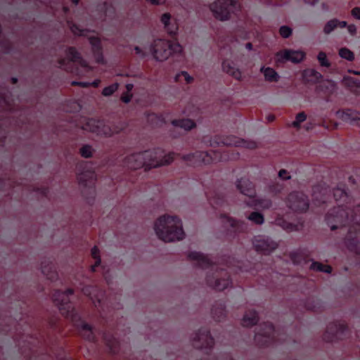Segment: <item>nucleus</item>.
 I'll use <instances>...</instances> for the list:
<instances>
[{"label":"nucleus","mask_w":360,"mask_h":360,"mask_svg":"<svg viewBox=\"0 0 360 360\" xmlns=\"http://www.w3.org/2000/svg\"><path fill=\"white\" fill-rule=\"evenodd\" d=\"M238 147H243L248 149H255L258 147V144L256 141L252 140H244L240 139Z\"/></svg>","instance_id":"nucleus-33"},{"label":"nucleus","mask_w":360,"mask_h":360,"mask_svg":"<svg viewBox=\"0 0 360 360\" xmlns=\"http://www.w3.org/2000/svg\"><path fill=\"white\" fill-rule=\"evenodd\" d=\"M349 72L353 73L354 75H360V72L355 70H349Z\"/></svg>","instance_id":"nucleus-55"},{"label":"nucleus","mask_w":360,"mask_h":360,"mask_svg":"<svg viewBox=\"0 0 360 360\" xmlns=\"http://www.w3.org/2000/svg\"><path fill=\"white\" fill-rule=\"evenodd\" d=\"M78 181L79 184L84 187L91 186L96 181V174L90 170L82 172L78 175Z\"/></svg>","instance_id":"nucleus-15"},{"label":"nucleus","mask_w":360,"mask_h":360,"mask_svg":"<svg viewBox=\"0 0 360 360\" xmlns=\"http://www.w3.org/2000/svg\"><path fill=\"white\" fill-rule=\"evenodd\" d=\"M133 87H134V85L132 84H127L126 85V89L127 90L128 94H130V91L132 90Z\"/></svg>","instance_id":"nucleus-53"},{"label":"nucleus","mask_w":360,"mask_h":360,"mask_svg":"<svg viewBox=\"0 0 360 360\" xmlns=\"http://www.w3.org/2000/svg\"><path fill=\"white\" fill-rule=\"evenodd\" d=\"M307 119V115L304 112H299L295 117V120L292 122L291 125L297 129H300V124Z\"/></svg>","instance_id":"nucleus-31"},{"label":"nucleus","mask_w":360,"mask_h":360,"mask_svg":"<svg viewBox=\"0 0 360 360\" xmlns=\"http://www.w3.org/2000/svg\"><path fill=\"white\" fill-rule=\"evenodd\" d=\"M229 285V281L228 279H222L216 281L214 288L217 290H223L226 288Z\"/></svg>","instance_id":"nucleus-37"},{"label":"nucleus","mask_w":360,"mask_h":360,"mask_svg":"<svg viewBox=\"0 0 360 360\" xmlns=\"http://www.w3.org/2000/svg\"><path fill=\"white\" fill-rule=\"evenodd\" d=\"M346 116L351 117V119L352 120H360V113H359V112H351L350 114H347Z\"/></svg>","instance_id":"nucleus-48"},{"label":"nucleus","mask_w":360,"mask_h":360,"mask_svg":"<svg viewBox=\"0 0 360 360\" xmlns=\"http://www.w3.org/2000/svg\"><path fill=\"white\" fill-rule=\"evenodd\" d=\"M13 83L15 84L17 82V79L15 78H13Z\"/></svg>","instance_id":"nucleus-62"},{"label":"nucleus","mask_w":360,"mask_h":360,"mask_svg":"<svg viewBox=\"0 0 360 360\" xmlns=\"http://www.w3.org/2000/svg\"><path fill=\"white\" fill-rule=\"evenodd\" d=\"M333 195L336 200H339L342 198L343 196H345L346 193L344 191V190L338 188L334 189Z\"/></svg>","instance_id":"nucleus-40"},{"label":"nucleus","mask_w":360,"mask_h":360,"mask_svg":"<svg viewBox=\"0 0 360 360\" xmlns=\"http://www.w3.org/2000/svg\"><path fill=\"white\" fill-rule=\"evenodd\" d=\"M347 30L352 35H355L356 33V27L354 25H349L347 26Z\"/></svg>","instance_id":"nucleus-49"},{"label":"nucleus","mask_w":360,"mask_h":360,"mask_svg":"<svg viewBox=\"0 0 360 360\" xmlns=\"http://www.w3.org/2000/svg\"><path fill=\"white\" fill-rule=\"evenodd\" d=\"M154 229L158 238L167 243L181 240L185 236L182 222L176 216L160 217L155 222Z\"/></svg>","instance_id":"nucleus-1"},{"label":"nucleus","mask_w":360,"mask_h":360,"mask_svg":"<svg viewBox=\"0 0 360 360\" xmlns=\"http://www.w3.org/2000/svg\"><path fill=\"white\" fill-rule=\"evenodd\" d=\"M181 75L184 77V79L187 83H191L193 79V77H191L186 72H183Z\"/></svg>","instance_id":"nucleus-51"},{"label":"nucleus","mask_w":360,"mask_h":360,"mask_svg":"<svg viewBox=\"0 0 360 360\" xmlns=\"http://www.w3.org/2000/svg\"><path fill=\"white\" fill-rule=\"evenodd\" d=\"M240 139V138H238L233 135H230V136H227L224 138V140L222 141V143L226 146L238 147L240 145L239 144Z\"/></svg>","instance_id":"nucleus-24"},{"label":"nucleus","mask_w":360,"mask_h":360,"mask_svg":"<svg viewBox=\"0 0 360 360\" xmlns=\"http://www.w3.org/2000/svg\"><path fill=\"white\" fill-rule=\"evenodd\" d=\"M249 220L252 221L253 223L261 225L264 223V216L257 212H252L248 217Z\"/></svg>","instance_id":"nucleus-26"},{"label":"nucleus","mask_w":360,"mask_h":360,"mask_svg":"<svg viewBox=\"0 0 360 360\" xmlns=\"http://www.w3.org/2000/svg\"><path fill=\"white\" fill-rule=\"evenodd\" d=\"M145 167L155 168L171 164L174 160V153L165 154L162 150L145 151Z\"/></svg>","instance_id":"nucleus-4"},{"label":"nucleus","mask_w":360,"mask_h":360,"mask_svg":"<svg viewBox=\"0 0 360 360\" xmlns=\"http://www.w3.org/2000/svg\"><path fill=\"white\" fill-rule=\"evenodd\" d=\"M80 335L86 340L94 342L96 340L93 328L85 322H82L78 326Z\"/></svg>","instance_id":"nucleus-17"},{"label":"nucleus","mask_w":360,"mask_h":360,"mask_svg":"<svg viewBox=\"0 0 360 360\" xmlns=\"http://www.w3.org/2000/svg\"><path fill=\"white\" fill-rule=\"evenodd\" d=\"M338 27L337 19L333 18L328 20L323 27V33L326 35L330 34L335 28Z\"/></svg>","instance_id":"nucleus-23"},{"label":"nucleus","mask_w":360,"mask_h":360,"mask_svg":"<svg viewBox=\"0 0 360 360\" xmlns=\"http://www.w3.org/2000/svg\"><path fill=\"white\" fill-rule=\"evenodd\" d=\"M213 344V339L207 331L200 332L193 339V345L198 349L212 347Z\"/></svg>","instance_id":"nucleus-11"},{"label":"nucleus","mask_w":360,"mask_h":360,"mask_svg":"<svg viewBox=\"0 0 360 360\" xmlns=\"http://www.w3.org/2000/svg\"><path fill=\"white\" fill-rule=\"evenodd\" d=\"M72 84H73V85H76V84L79 85V83H78V82H72Z\"/></svg>","instance_id":"nucleus-64"},{"label":"nucleus","mask_w":360,"mask_h":360,"mask_svg":"<svg viewBox=\"0 0 360 360\" xmlns=\"http://www.w3.org/2000/svg\"><path fill=\"white\" fill-rule=\"evenodd\" d=\"M339 55L341 58L352 61L354 59V53L347 48H342L339 50Z\"/></svg>","instance_id":"nucleus-29"},{"label":"nucleus","mask_w":360,"mask_h":360,"mask_svg":"<svg viewBox=\"0 0 360 360\" xmlns=\"http://www.w3.org/2000/svg\"><path fill=\"white\" fill-rule=\"evenodd\" d=\"M144 152L131 154L124 158L125 165L131 169H136L145 167Z\"/></svg>","instance_id":"nucleus-10"},{"label":"nucleus","mask_w":360,"mask_h":360,"mask_svg":"<svg viewBox=\"0 0 360 360\" xmlns=\"http://www.w3.org/2000/svg\"><path fill=\"white\" fill-rule=\"evenodd\" d=\"M79 85L84 87H86L89 86V84L86 83H79Z\"/></svg>","instance_id":"nucleus-59"},{"label":"nucleus","mask_w":360,"mask_h":360,"mask_svg":"<svg viewBox=\"0 0 360 360\" xmlns=\"http://www.w3.org/2000/svg\"><path fill=\"white\" fill-rule=\"evenodd\" d=\"M323 7L324 8H326V9H327V8H328V6H327L326 4H323Z\"/></svg>","instance_id":"nucleus-63"},{"label":"nucleus","mask_w":360,"mask_h":360,"mask_svg":"<svg viewBox=\"0 0 360 360\" xmlns=\"http://www.w3.org/2000/svg\"><path fill=\"white\" fill-rule=\"evenodd\" d=\"M94 148H92L91 146L90 145H85V146H83L80 149H79V153L80 155L84 158H91L93 156V154H94Z\"/></svg>","instance_id":"nucleus-27"},{"label":"nucleus","mask_w":360,"mask_h":360,"mask_svg":"<svg viewBox=\"0 0 360 360\" xmlns=\"http://www.w3.org/2000/svg\"><path fill=\"white\" fill-rule=\"evenodd\" d=\"M43 273L46 274L50 279H53L56 276V271H51V268H49V269H46V268L43 269Z\"/></svg>","instance_id":"nucleus-41"},{"label":"nucleus","mask_w":360,"mask_h":360,"mask_svg":"<svg viewBox=\"0 0 360 360\" xmlns=\"http://www.w3.org/2000/svg\"><path fill=\"white\" fill-rule=\"evenodd\" d=\"M81 127L98 136L110 138L123 131L126 129V124L123 122L109 123L91 118L87 119Z\"/></svg>","instance_id":"nucleus-2"},{"label":"nucleus","mask_w":360,"mask_h":360,"mask_svg":"<svg viewBox=\"0 0 360 360\" xmlns=\"http://www.w3.org/2000/svg\"><path fill=\"white\" fill-rule=\"evenodd\" d=\"M172 123L178 126L181 128H183L186 130H191L196 127L195 123L194 121L190 119H185V120H175L173 121Z\"/></svg>","instance_id":"nucleus-21"},{"label":"nucleus","mask_w":360,"mask_h":360,"mask_svg":"<svg viewBox=\"0 0 360 360\" xmlns=\"http://www.w3.org/2000/svg\"><path fill=\"white\" fill-rule=\"evenodd\" d=\"M271 202L269 200H257L255 202V205H259L263 208H269L271 206Z\"/></svg>","instance_id":"nucleus-39"},{"label":"nucleus","mask_w":360,"mask_h":360,"mask_svg":"<svg viewBox=\"0 0 360 360\" xmlns=\"http://www.w3.org/2000/svg\"><path fill=\"white\" fill-rule=\"evenodd\" d=\"M132 98V94H128L127 92L126 94H123L122 96H121V100L124 102V103H129L131 99Z\"/></svg>","instance_id":"nucleus-45"},{"label":"nucleus","mask_w":360,"mask_h":360,"mask_svg":"<svg viewBox=\"0 0 360 360\" xmlns=\"http://www.w3.org/2000/svg\"><path fill=\"white\" fill-rule=\"evenodd\" d=\"M346 329V326L344 323H334L331 324L328 328V332L330 333H335L336 335L338 333L343 332Z\"/></svg>","instance_id":"nucleus-30"},{"label":"nucleus","mask_w":360,"mask_h":360,"mask_svg":"<svg viewBox=\"0 0 360 360\" xmlns=\"http://www.w3.org/2000/svg\"><path fill=\"white\" fill-rule=\"evenodd\" d=\"M323 84H326L327 87L330 86L333 89H335L336 88L335 82L332 80H326Z\"/></svg>","instance_id":"nucleus-50"},{"label":"nucleus","mask_w":360,"mask_h":360,"mask_svg":"<svg viewBox=\"0 0 360 360\" xmlns=\"http://www.w3.org/2000/svg\"><path fill=\"white\" fill-rule=\"evenodd\" d=\"M312 127H313V126H312V124H311L310 126L306 127V129L309 130V129H311Z\"/></svg>","instance_id":"nucleus-61"},{"label":"nucleus","mask_w":360,"mask_h":360,"mask_svg":"<svg viewBox=\"0 0 360 360\" xmlns=\"http://www.w3.org/2000/svg\"><path fill=\"white\" fill-rule=\"evenodd\" d=\"M99 83H100V80H96V81L92 83V84H93L94 86H98V85L99 84Z\"/></svg>","instance_id":"nucleus-57"},{"label":"nucleus","mask_w":360,"mask_h":360,"mask_svg":"<svg viewBox=\"0 0 360 360\" xmlns=\"http://www.w3.org/2000/svg\"><path fill=\"white\" fill-rule=\"evenodd\" d=\"M160 20L164 25L165 30L169 34H175L178 30V25L175 20L172 19L169 13H165L161 15Z\"/></svg>","instance_id":"nucleus-13"},{"label":"nucleus","mask_w":360,"mask_h":360,"mask_svg":"<svg viewBox=\"0 0 360 360\" xmlns=\"http://www.w3.org/2000/svg\"><path fill=\"white\" fill-rule=\"evenodd\" d=\"M89 42L91 43V45H93L94 46H99L100 40L98 38L92 37H89Z\"/></svg>","instance_id":"nucleus-47"},{"label":"nucleus","mask_w":360,"mask_h":360,"mask_svg":"<svg viewBox=\"0 0 360 360\" xmlns=\"http://www.w3.org/2000/svg\"><path fill=\"white\" fill-rule=\"evenodd\" d=\"M246 48H247L248 49L251 50V49H252V44H251V43H247V44H246Z\"/></svg>","instance_id":"nucleus-56"},{"label":"nucleus","mask_w":360,"mask_h":360,"mask_svg":"<svg viewBox=\"0 0 360 360\" xmlns=\"http://www.w3.org/2000/svg\"><path fill=\"white\" fill-rule=\"evenodd\" d=\"M223 70L227 74L232 76L233 78L240 80L242 78V73L238 68L233 66V63L229 60H224L222 63Z\"/></svg>","instance_id":"nucleus-18"},{"label":"nucleus","mask_w":360,"mask_h":360,"mask_svg":"<svg viewBox=\"0 0 360 360\" xmlns=\"http://www.w3.org/2000/svg\"><path fill=\"white\" fill-rule=\"evenodd\" d=\"M266 119L269 122H273L275 120V116L274 115H269Z\"/></svg>","instance_id":"nucleus-54"},{"label":"nucleus","mask_w":360,"mask_h":360,"mask_svg":"<svg viewBox=\"0 0 360 360\" xmlns=\"http://www.w3.org/2000/svg\"><path fill=\"white\" fill-rule=\"evenodd\" d=\"M311 268L319 271H323L326 273H330L332 271V268L330 266L323 265L319 262L313 263L311 266Z\"/></svg>","instance_id":"nucleus-32"},{"label":"nucleus","mask_w":360,"mask_h":360,"mask_svg":"<svg viewBox=\"0 0 360 360\" xmlns=\"http://www.w3.org/2000/svg\"><path fill=\"white\" fill-rule=\"evenodd\" d=\"M72 293L73 290L69 289L64 292H58L54 295V300L57 302L60 313L66 317L70 316L73 311V307L68 299V296Z\"/></svg>","instance_id":"nucleus-7"},{"label":"nucleus","mask_w":360,"mask_h":360,"mask_svg":"<svg viewBox=\"0 0 360 360\" xmlns=\"http://www.w3.org/2000/svg\"><path fill=\"white\" fill-rule=\"evenodd\" d=\"M237 188L243 194L250 198H255L256 196L255 186L248 179H240L237 183Z\"/></svg>","instance_id":"nucleus-12"},{"label":"nucleus","mask_w":360,"mask_h":360,"mask_svg":"<svg viewBox=\"0 0 360 360\" xmlns=\"http://www.w3.org/2000/svg\"><path fill=\"white\" fill-rule=\"evenodd\" d=\"M288 206L296 212H306L309 209V200L304 193L294 192L288 198Z\"/></svg>","instance_id":"nucleus-6"},{"label":"nucleus","mask_w":360,"mask_h":360,"mask_svg":"<svg viewBox=\"0 0 360 360\" xmlns=\"http://www.w3.org/2000/svg\"><path fill=\"white\" fill-rule=\"evenodd\" d=\"M276 56L279 61H291L293 63H299L304 59L305 53L302 51L285 49L277 53Z\"/></svg>","instance_id":"nucleus-8"},{"label":"nucleus","mask_w":360,"mask_h":360,"mask_svg":"<svg viewBox=\"0 0 360 360\" xmlns=\"http://www.w3.org/2000/svg\"><path fill=\"white\" fill-rule=\"evenodd\" d=\"M278 176L283 180H289L291 179V176L288 174L285 169H281L278 172Z\"/></svg>","instance_id":"nucleus-42"},{"label":"nucleus","mask_w":360,"mask_h":360,"mask_svg":"<svg viewBox=\"0 0 360 360\" xmlns=\"http://www.w3.org/2000/svg\"><path fill=\"white\" fill-rule=\"evenodd\" d=\"M91 255L94 259H96L95 265L92 266L93 271H94V267L100 265L101 262V257L99 256V250L97 247L94 246L91 250Z\"/></svg>","instance_id":"nucleus-36"},{"label":"nucleus","mask_w":360,"mask_h":360,"mask_svg":"<svg viewBox=\"0 0 360 360\" xmlns=\"http://www.w3.org/2000/svg\"><path fill=\"white\" fill-rule=\"evenodd\" d=\"M292 29L288 26H281L279 29V34L285 39L288 38L292 34Z\"/></svg>","instance_id":"nucleus-38"},{"label":"nucleus","mask_w":360,"mask_h":360,"mask_svg":"<svg viewBox=\"0 0 360 360\" xmlns=\"http://www.w3.org/2000/svg\"><path fill=\"white\" fill-rule=\"evenodd\" d=\"M261 71L264 73L266 81L273 82L278 80L279 76L273 68H262Z\"/></svg>","instance_id":"nucleus-19"},{"label":"nucleus","mask_w":360,"mask_h":360,"mask_svg":"<svg viewBox=\"0 0 360 360\" xmlns=\"http://www.w3.org/2000/svg\"><path fill=\"white\" fill-rule=\"evenodd\" d=\"M198 166L207 165L219 162L221 160V155L217 151L210 153L205 151L197 152Z\"/></svg>","instance_id":"nucleus-9"},{"label":"nucleus","mask_w":360,"mask_h":360,"mask_svg":"<svg viewBox=\"0 0 360 360\" xmlns=\"http://www.w3.org/2000/svg\"><path fill=\"white\" fill-rule=\"evenodd\" d=\"M321 78L322 75L314 69H307L302 72V79L305 83L315 84Z\"/></svg>","instance_id":"nucleus-16"},{"label":"nucleus","mask_w":360,"mask_h":360,"mask_svg":"<svg viewBox=\"0 0 360 360\" xmlns=\"http://www.w3.org/2000/svg\"><path fill=\"white\" fill-rule=\"evenodd\" d=\"M69 26L71 32L76 36H86L89 32V30L80 29L79 26L73 23H70Z\"/></svg>","instance_id":"nucleus-28"},{"label":"nucleus","mask_w":360,"mask_h":360,"mask_svg":"<svg viewBox=\"0 0 360 360\" xmlns=\"http://www.w3.org/2000/svg\"><path fill=\"white\" fill-rule=\"evenodd\" d=\"M136 54L141 58H143L146 56V51H143V49L139 46H135L134 48Z\"/></svg>","instance_id":"nucleus-44"},{"label":"nucleus","mask_w":360,"mask_h":360,"mask_svg":"<svg viewBox=\"0 0 360 360\" xmlns=\"http://www.w3.org/2000/svg\"><path fill=\"white\" fill-rule=\"evenodd\" d=\"M96 60H97V62H98V63L102 62V61H103V57H102V56H98V58L96 59Z\"/></svg>","instance_id":"nucleus-58"},{"label":"nucleus","mask_w":360,"mask_h":360,"mask_svg":"<svg viewBox=\"0 0 360 360\" xmlns=\"http://www.w3.org/2000/svg\"><path fill=\"white\" fill-rule=\"evenodd\" d=\"M188 257L191 260L197 261L198 266L201 267H205L210 264L209 260L200 253L192 252Z\"/></svg>","instance_id":"nucleus-20"},{"label":"nucleus","mask_w":360,"mask_h":360,"mask_svg":"<svg viewBox=\"0 0 360 360\" xmlns=\"http://www.w3.org/2000/svg\"><path fill=\"white\" fill-rule=\"evenodd\" d=\"M317 58L321 66L326 68H329L330 66V63L328 62L326 54L324 52H319Z\"/></svg>","instance_id":"nucleus-34"},{"label":"nucleus","mask_w":360,"mask_h":360,"mask_svg":"<svg viewBox=\"0 0 360 360\" xmlns=\"http://www.w3.org/2000/svg\"><path fill=\"white\" fill-rule=\"evenodd\" d=\"M337 24H338V27H342V28L345 27L347 25L346 21H340L338 19H337Z\"/></svg>","instance_id":"nucleus-52"},{"label":"nucleus","mask_w":360,"mask_h":360,"mask_svg":"<svg viewBox=\"0 0 360 360\" xmlns=\"http://www.w3.org/2000/svg\"><path fill=\"white\" fill-rule=\"evenodd\" d=\"M118 89V84H113L103 89L102 94L105 96H111Z\"/></svg>","instance_id":"nucleus-35"},{"label":"nucleus","mask_w":360,"mask_h":360,"mask_svg":"<svg viewBox=\"0 0 360 360\" xmlns=\"http://www.w3.org/2000/svg\"><path fill=\"white\" fill-rule=\"evenodd\" d=\"M65 53L71 62L76 63L84 68H89L87 62L82 57L80 53L75 48L69 47L66 50Z\"/></svg>","instance_id":"nucleus-14"},{"label":"nucleus","mask_w":360,"mask_h":360,"mask_svg":"<svg viewBox=\"0 0 360 360\" xmlns=\"http://www.w3.org/2000/svg\"><path fill=\"white\" fill-rule=\"evenodd\" d=\"M151 51L154 58L158 61H165L172 55L183 56L184 48L176 41L165 39H156L151 46Z\"/></svg>","instance_id":"nucleus-3"},{"label":"nucleus","mask_w":360,"mask_h":360,"mask_svg":"<svg viewBox=\"0 0 360 360\" xmlns=\"http://www.w3.org/2000/svg\"><path fill=\"white\" fill-rule=\"evenodd\" d=\"M352 15L356 18L358 20H360V8L359 7H355L354 8L352 11Z\"/></svg>","instance_id":"nucleus-46"},{"label":"nucleus","mask_w":360,"mask_h":360,"mask_svg":"<svg viewBox=\"0 0 360 360\" xmlns=\"http://www.w3.org/2000/svg\"><path fill=\"white\" fill-rule=\"evenodd\" d=\"M258 321L257 315L255 311H251L246 314L243 319V325L245 327H251L255 325Z\"/></svg>","instance_id":"nucleus-22"},{"label":"nucleus","mask_w":360,"mask_h":360,"mask_svg":"<svg viewBox=\"0 0 360 360\" xmlns=\"http://www.w3.org/2000/svg\"><path fill=\"white\" fill-rule=\"evenodd\" d=\"M72 2H73L75 5H77V4L79 3V0H72Z\"/></svg>","instance_id":"nucleus-60"},{"label":"nucleus","mask_w":360,"mask_h":360,"mask_svg":"<svg viewBox=\"0 0 360 360\" xmlns=\"http://www.w3.org/2000/svg\"><path fill=\"white\" fill-rule=\"evenodd\" d=\"M233 5V0H217L211 6V10L216 19L225 21L230 18V8Z\"/></svg>","instance_id":"nucleus-5"},{"label":"nucleus","mask_w":360,"mask_h":360,"mask_svg":"<svg viewBox=\"0 0 360 360\" xmlns=\"http://www.w3.org/2000/svg\"><path fill=\"white\" fill-rule=\"evenodd\" d=\"M182 160L189 166H198L197 152L184 155Z\"/></svg>","instance_id":"nucleus-25"},{"label":"nucleus","mask_w":360,"mask_h":360,"mask_svg":"<svg viewBox=\"0 0 360 360\" xmlns=\"http://www.w3.org/2000/svg\"><path fill=\"white\" fill-rule=\"evenodd\" d=\"M70 62V58H61L58 60V64L60 65V68H63L66 69L68 65Z\"/></svg>","instance_id":"nucleus-43"}]
</instances>
